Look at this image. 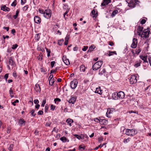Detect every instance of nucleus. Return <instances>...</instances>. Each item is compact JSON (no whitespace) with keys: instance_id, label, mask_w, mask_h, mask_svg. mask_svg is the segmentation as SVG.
Masks as SVG:
<instances>
[{"instance_id":"f257e3e1","label":"nucleus","mask_w":151,"mask_h":151,"mask_svg":"<svg viewBox=\"0 0 151 151\" xmlns=\"http://www.w3.org/2000/svg\"><path fill=\"white\" fill-rule=\"evenodd\" d=\"M128 3V6L131 8H134L137 4V2H139L138 0H126Z\"/></svg>"},{"instance_id":"f03ea898","label":"nucleus","mask_w":151,"mask_h":151,"mask_svg":"<svg viewBox=\"0 0 151 151\" xmlns=\"http://www.w3.org/2000/svg\"><path fill=\"white\" fill-rule=\"evenodd\" d=\"M137 133L136 131L134 129H126L125 134L128 136H133L136 134Z\"/></svg>"},{"instance_id":"7ed1b4c3","label":"nucleus","mask_w":151,"mask_h":151,"mask_svg":"<svg viewBox=\"0 0 151 151\" xmlns=\"http://www.w3.org/2000/svg\"><path fill=\"white\" fill-rule=\"evenodd\" d=\"M103 64L102 61H98L96 62L93 66L92 68L94 70H96L100 68Z\"/></svg>"},{"instance_id":"20e7f679","label":"nucleus","mask_w":151,"mask_h":151,"mask_svg":"<svg viewBox=\"0 0 151 151\" xmlns=\"http://www.w3.org/2000/svg\"><path fill=\"white\" fill-rule=\"evenodd\" d=\"M150 32L149 28L144 30L141 34V37L144 38L148 37Z\"/></svg>"},{"instance_id":"39448f33","label":"nucleus","mask_w":151,"mask_h":151,"mask_svg":"<svg viewBox=\"0 0 151 151\" xmlns=\"http://www.w3.org/2000/svg\"><path fill=\"white\" fill-rule=\"evenodd\" d=\"M43 15L47 19L51 17V11L49 9L45 10L44 12Z\"/></svg>"},{"instance_id":"423d86ee","label":"nucleus","mask_w":151,"mask_h":151,"mask_svg":"<svg viewBox=\"0 0 151 151\" xmlns=\"http://www.w3.org/2000/svg\"><path fill=\"white\" fill-rule=\"evenodd\" d=\"M136 78L137 77L135 75H132L131 76L129 79L130 83L133 84L136 83L137 82Z\"/></svg>"},{"instance_id":"0eeeda50","label":"nucleus","mask_w":151,"mask_h":151,"mask_svg":"<svg viewBox=\"0 0 151 151\" xmlns=\"http://www.w3.org/2000/svg\"><path fill=\"white\" fill-rule=\"evenodd\" d=\"M78 84V82L76 80H74L72 81L70 83V87L72 89H74L76 87Z\"/></svg>"},{"instance_id":"6e6552de","label":"nucleus","mask_w":151,"mask_h":151,"mask_svg":"<svg viewBox=\"0 0 151 151\" xmlns=\"http://www.w3.org/2000/svg\"><path fill=\"white\" fill-rule=\"evenodd\" d=\"M137 44V40L136 38H134L133 39L132 43L131 45L132 48H135L136 47Z\"/></svg>"},{"instance_id":"1a4fd4ad","label":"nucleus","mask_w":151,"mask_h":151,"mask_svg":"<svg viewBox=\"0 0 151 151\" xmlns=\"http://www.w3.org/2000/svg\"><path fill=\"white\" fill-rule=\"evenodd\" d=\"M118 99H123L124 98L125 96V95L124 92L122 91H120L118 93H117Z\"/></svg>"},{"instance_id":"9d476101","label":"nucleus","mask_w":151,"mask_h":151,"mask_svg":"<svg viewBox=\"0 0 151 151\" xmlns=\"http://www.w3.org/2000/svg\"><path fill=\"white\" fill-rule=\"evenodd\" d=\"M34 20L35 23L40 24L41 22V19L38 16H35L34 18Z\"/></svg>"},{"instance_id":"9b49d317","label":"nucleus","mask_w":151,"mask_h":151,"mask_svg":"<svg viewBox=\"0 0 151 151\" xmlns=\"http://www.w3.org/2000/svg\"><path fill=\"white\" fill-rule=\"evenodd\" d=\"M111 2V0H103L102 3L101 4V6H105L108 5Z\"/></svg>"},{"instance_id":"f8f14e48","label":"nucleus","mask_w":151,"mask_h":151,"mask_svg":"<svg viewBox=\"0 0 151 151\" xmlns=\"http://www.w3.org/2000/svg\"><path fill=\"white\" fill-rule=\"evenodd\" d=\"M25 121L22 118L20 119L19 120V123L21 126L25 125Z\"/></svg>"},{"instance_id":"ddd939ff","label":"nucleus","mask_w":151,"mask_h":151,"mask_svg":"<svg viewBox=\"0 0 151 151\" xmlns=\"http://www.w3.org/2000/svg\"><path fill=\"white\" fill-rule=\"evenodd\" d=\"M140 58L143 61L144 63H146L148 64V61H147V56L140 55Z\"/></svg>"},{"instance_id":"4468645a","label":"nucleus","mask_w":151,"mask_h":151,"mask_svg":"<svg viewBox=\"0 0 151 151\" xmlns=\"http://www.w3.org/2000/svg\"><path fill=\"white\" fill-rule=\"evenodd\" d=\"M76 97L71 96V98L68 101L69 103L73 104L76 101Z\"/></svg>"},{"instance_id":"2eb2a0df","label":"nucleus","mask_w":151,"mask_h":151,"mask_svg":"<svg viewBox=\"0 0 151 151\" xmlns=\"http://www.w3.org/2000/svg\"><path fill=\"white\" fill-rule=\"evenodd\" d=\"M14 64V63L13 62V60L12 59H10L9 60V65H7V66L8 67V69L9 70L10 69V67L9 66V65L12 66Z\"/></svg>"},{"instance_id":"dca6fc26","label":"nucleus","mask_w":151,"mask_h":151,"mask_svg":"<svg viewBox=\"0 0 151 151\" xmlns=\"http://www.w3.org/2000/svg\"><path fill=\"white\" fill-rule=\"evenodd\" d=\"M35 89L36 92H40L41 91V88L40 85L38 84H36L35 86Z\"/></svg>"},{"instance_id":"f3484780","label":"nucleus","mask_w":151,"mask_h":151,"mask_svg":"<svg viewBox=\"0 0 151 151\" xmlns=\"http://www.w3.org/2000/svg\"><path fill=\"white\" fill-rule=\"evenodd\" d=\"M66 122L69 126L71 127L72 126L71 124L73 123V121L71 119L68 118L67 119Z\"/></svg>"},{"instance_id":"a211bd4d","label":"nucleus","mask_w":151,"mask_h":151,"mask_svg":"<svg viewBox=\"0 0 151 151\" xmlns=\"http://www.w3.org/2000/svg\"><path fill=\"white\" fill-rule=\"evenodd\" d=\"M1 9L5 12L9 11L10 10V8L6 7L5 5L1 6Z\"/></svg>"},{"instance_id":"6ab92c4d","label":"nucleus","mask_w":151,"mask_h":151,"mask_svg":"<svg viewBox=\"0 0 151 151\" xmlns=\"http://www.w3.org/2000/svg\"><path fill=\"white\" fill-rule=\"evenodd\" d=\"M102 91L100 87H99L96 88L95 92L100 95H101L102 94Z\"/></svg>"},{"instance_id":"aec40b11","label":"nucleus","mask_w":151,"mask_h":151,"mask_svg":"<svg viewBox=\"0 0 151 151\" xmlns=\"http://www.w3.org/2000/svg\"><path fill=\"white\" fill-rule=\"evenodd\" d=\"M107 122L108 121L107 120L104 119H101L100 124L101 125H105L107 124Z\"/></svg>"},{"instance_id":"412c9836","label":"nucleus","mask_w":151,"mask_h":151,"mask_svg":"<svg viewBox=\"0 0 151 151\" xmlns=\"http://www.w3.org/2000/svg\"><path fill=\"white\" fill-rule=\"evenodd\" d=\"M118 94L117 92H114L113 93L112 97L114 100L118 99Z\"/></svg>"},{"instance_id":"4be33fe9","label":"nucleus","mask_w":151,"mask_h":151,"mask_svg":"<svg viewBox=\"0 0 151 151\" xmlns=\"http://www.w3.org/2000/svg\"><path fill=\"white\" fill-rule=\"evenodd\" d=\"M114 54L116 55H117V53L116 51H108V53H107V55L108 56H110L111 55H112Z\"/></svg>"},{"instance_id":"5701e85b","label":"nucleus","mask_w":151,"mask_h":151,"mask_svg":"<svg viewBox=\"0 0 151 151\" xmlns=\"http://www.w3.org/2000/svg\"><path fill=\"white\" fill-rule=\"evenodd\" d=\"M96 47L94 45H92L90 46L88 51V52H91Z\"/></svg>"},{"instance_id":"b1692460","label":"nucleus","mask_w":151,"mask_h":151,"mask_svg":"<svg viewBox=\"0 0 151 151\" xmlns=\"http://www.w3.org/2000/svg\"><path fill=\"white\" fill-rule=\"evenodd\" d=\"M63 62L66 65H68L70 64V63L68 59H65L63 58Z\"/></svg>"},{"instance_id":"393cba45","label":"nucleus","mask_w":151,"mask_h":151,"mask_svg":"<svg viewBox=\"0 0 151 151\" xmlns=\"http://www.w3.org/2000/svg\"><path fill=\"white\" fill-rule=\"evenodd\" d=\"M91 13L93 15V17H95L97 16L98 14L97 12H96L94 9L91 12Z\"/></svg>"},{"instance_id":"a878e982","label":"nucleus","mask_w":151,"mask_h":151,"mask_svg":"<svg viewBox=\"0 0 151 151\" xmlns=\"http://www.w3.org/2000/svg\"><path fill=\"white\" fill-rule=\"evenodd\" d=\"M106 72V70L105 69H103L102 70L101 69L99 72V74L101 75H103Z\"/></svg>"},{"instance_id":"bb28decb","label":"nucleus","mask_w":151,"mask_h":151,"mask_svg":"<svg viewBox=\"0 0 151 151\" xmlns=\"http://www.w3.org/2000/svg\"><path fill=\"white\" fill-rule=\"evenodd\" d=\"M111 113L112 112L110 110L108 109L106 114V116L109 118L111 116L110 115L111 114Z\"/></svg>"},{"instance_id":"cd10ccee","label":"nucleus","mask_w":151,"mask_h":151,"mask_svg":"<svg viewBox=\"0 0 151 151\" xmlns=\"http://www.w3.org/2000/svg\"><path fill=\"white\" fill-rule=\"evenodd\" d=\"M80 70L81 71L84 72L85 71V68L84 65H82L80 66Z\"/></svg>"},{"instance_id":"c85d7f7f","label":"nucleus","mask_w":151,"mask_h":151,"mask_svg":"<svg viewBox=\"0 0 151 151\" xmlns=\"http://www.w3.org/2000/svg\"><path fill=\"white\" fill-rule=\"evenodd\" d=\"M141 62L140 61V60H139V61L136 62L135 65H134V66L136 68H137L138 66H139L140 65Z\"/></svg>"},{"instance_id":"c756f323","label":"nucleus","mask_w":151,"mask_h":151,"mask_svg":"<svg viewBox=\"0 0 151 151\" xmlns=\"http://www.w3.org/2000/svg\"><path fill=\"white\" fill-rule=\"evenodd\" d=\"M79 150L81 151L84 150L85 149V147L83 145H80L79 146Z\"/></svg>"},{"instance_id":"7c9ffc66","label":"nucleus","mask_w":151,"mask_h":151,"mask_svg":"<svg viewBox=\"0 0 151 151\" xmlns=\"http://www.w3.org/2000/svg\"><path fill=\"white\" fill-rule=\"evenodd\" d=\"M55 82L54 79H50L49 81V84L50 85L52 86Z\"/></svg>"},{"instance_id":"2f4dec72","label":"nucleus","mask_w":151,"mask_h":151,"mask_svg":"<svg viewBox=\"0 0 151 151\" xmlns=\"http://www.w3.org/2000/svg\"><path fill=\"white\" fill-rule=\"evenodd\" d=\"M19 10H17V11L16 12V13L15 15L13 16V17L15 19H17V18L18 15V14H19Z\"/></svg>"},{"instance_id":"473e14b6","label":"nucleus","mask_w":151,"mask_h":151,"mask_svg":"<svg viewBox=\"0 0 151 151\" xmlns=\"http://www.w3.org/2000/svg\"><path fill=\"white\" fill-rule=\"evenodd\" d=\"M9 92V93H10V95L11 97L12 98L14 97V96L13 95V91L12 88H10Z\"/></svg>"},{"instance_id":"72a5a7b5","label":"nucleus","mask_w":151,"mask_h":151,"mask_svg":"<svg viewBox=\"0 0 151 151\" xmlns=\"http://www.w3.org/2000/svg\"><path fill=\"white\" fill-rule=\"evenodd\" d=\"M60 140L62 141L63 142H65L67 141V138L65 137H61L60 139Z\"/></svg>"},{"instance_id":"f704fd0d","label":"nucleus","mask_w":151,"mask_h":151,"mask_svg":"<svg viewBox=\"0 0 151 151\" xmlns=\"http://www.w3.org/2000/svg\"><path fill=\"white\" fill-rule=\"evenodd\" d=\"M101 119L100 117L96 118H94V120L95 122L100 123Z\"/></svg>"},{"instance_id":"c9c22d12","label":"nucleus","mask_w":151,"mask_h":151,"mask_svg":"<svg viewBox=\"0 0 151 151\" xmlns=\"http://www.w3.org/2000/svg\"><path fill=\"white\" fill-rule=\"evenodd\" d=\"M118 12V11L117 10H114L111 14V16L112 17H114L116 14Z\"/></svg>"},{"instance_id":"e433bc0d","label":"nucleus","mask_w":151,"mask_h":151,"mask_svg":"<svg viewBox=\"0 0 151 151\" xmlns=\"http://www.w3.org/2000/svg\"><path fill=\"white\" fill-rule=\"evenodd\" d=\"M38 50L41 51L42 52L44 51L45 50L44 49L41 47L39 46L37 48Z\"/></svg>"},{"instance_id":"4c0bfd02","label":"nucleus","mask_w":151,"mask_h":151,"mask_svg":"<svg viewBox=\"0 0 151 151\" xmlns=\"http://www.w3.org/2000/svg\"><path fill=\"white\" fill-rule=\"evenodd\" d=\"M141 51V49H136L135 50V52L137 55H138Z\"/></svg>"},{"instance_id":"58836bf2","label":"nucleus","mask_w":151,"mask_h":151,"mask_svg":"<svg viewBox=\"0 0 151 151\" xmlns=\"http://www.w3.org/2000/svg\"><path fill=\"white\" fill-rule=\"evenodd\" d=\"M143 28L140 26H138L137 29L138 31L142 32L143 30Z\"/></svg>"},{"instance_id":"ea45409f","label":"nucleus","mask_w":151,"mask_h":151,"mask_svg":"<svg viewBox=\"0 0 151 151\" xmlns=\"http://www.w3.org/2000/svg\"><path fill=\"white\" fill-rule=\"evenodd\" d=\"M130 141V138H128L127 139H124L123 142L124 143H128Z\"/></svg>"},{"instance_id":"a19ab883","label":"nucleus","mask_w":151,"mask_h":151,"mask_svg":"<svg viewBox=\"0 0 151 151\" xmlns=\"http://www.w3.org/2000/svg\"><path fill=\"white\" fill-rule=\"evenodd\" d=\"M31 113V115L33 116H35L36 114L35 113V111L34 109H32L30 111Z\"/></svg>"},{"instance_id":"79ce46f5","label":"nucleus","mask_w":151,"mask_h":151,"mask_svg":"<svg viewBox=\"0 0 151 151\" xmlns=\"http://www.w3.org/2000/svg\"><path fill=\"white\" fill-rule=\"evenodd\" d=\"M70 10V9H68L66 12L63 14V17L65 19H66V17H65V15Z\"/></svg>"},{"instance_id":"37998d69","label":"nucleus","mask_w":151,"mask_h":151,"mask_svg":"<svg viewBox=\"0 0 151 151\" xmlns=\"http://www.w3.org/2000/svg\"><path fill=\"white\" fill-rule=\"evenodd\" d=\"M11 129V128L10 127H8L7 128L6 132L8 134L10 132Z\"/></svg>"},{"instance_id":"c03bdc74","label":"nucleus","mask_w":151,"mask_h":151,"mask_svg":"<svg viewBox=\"0 0 151 151\" xmlns=\"http://www.w3.org/2000/svg\"><path fill=\"white\" fill-rule=\"evenodd\" d=\"M13 147L14 145L13 144H11L8 148V150L10 151H12Z\"/></svg>"},{"instance_id":"a18cd8bd","label":"nucleus","mask_w":151,"mask_h":151,"mask_svg":"<svg viewBox=\"0 0 151 151\" xmlns=\"http://www.w3.org/2000/svg\"><path fill=\"white\" fill-rule=\"evenodd\" d=\"M61 99L59 98H57L54 99V101L55 103H57V102H60L61 101Z\"/></svg>"},{"instance_id":"49530a36","label":"nucleus","mask_w":151,"mask_h":151,"mask_svg":"<svg viewBox=\"0 0 151 151\" xmlns=\"http://www.w3.org/2000/svg\"><path fill=\"white\" fill-rule=\"evenodd\" d=\"M19 102V101L17 99H16L14 101L12 102V104L14 106H15L16 105V103H18Z\"/></svg>"},{"instance_id":"de8ad7c7","label":"nucleus","mask_w":151,"mask_h":151,"mask_svg":"<svg viewBox=\"0 0 151 151\" xmlns=\"http://www.w3.org/2000/svg\"><path fill=\"white\" fill-rule=\"evenodd\" d=\"M18 47V45L17 44L12 45V49H16Z\"/></svg>"},{"instance_id":"09e8293b","label":"nucleus","mask_w":151,"mask_h":151,"mask_svg":"<svg viewBox=\"0 0 151 151\" xmlns=\"http://www.w3.org/2000/svg\"><path fill=\"white\" fill-rule=\"evenodd\" d=\"M46 102V101L45 100H43L42 101V104H41V106L42 107H44L45 106V104Z\"/></svg>"},{"instance_id":"8fccbe9b","label":"nucleus","mask_w":151,"mask_h":151,"mask_svg":"<svg viewBox=\"0 0 151 151\" xmlns=\"http://www.w3.org/2000/svg\"><path fill=\"white\" fill-rule=\"evenodd\" d=\"M129 113L130 114L132 113H134L135 114H138V112L136 111H133L132 110L130 111H129Z\"/></svg>"},{"instance_id":"3c124183","label":"nucleus","mask_w":151,"mask_h":151,"mask_svg":"<svg viewBox=\"0 0 151 151\" xmlns=\"http://www.w3.org/2000/svg\"><path fill=\"white\" fill-rule=\"evenodd\" d=\"M55 63V62L54 61H53L51 62V65L52 68H53L54 66Z\"/></svg>"},{"instance_id":"603ef678","label":"nucleus","mask_w":151,"mask_h":151,"mask_svg":"<svg viewBox=\"0 0 151 151\" xmlns=\"http://www.w3.org/2000/svg\"><path fill=\"white\" fill-rule=\"evenodd\" d=\"M88 48V47L87 46H84L83 48L82 49V50L84 51H86V50Z\"/></svg>"},{"instance_id":"864d4df0","label":"nucleus","mask_w":151,"mask_h":151,"mask_svg":"<svg viewBox=\"0 0 151 151\" xmlns=\"http://www.w3.org/2000/svg\"><path fill=\"white\" fill-rule=\"evenodd\" d=\"M51 124V122H46L45 126L47 127L50 126Z\"/></svg>"},{"instance_id":"5fc2aeb1","label":"nucleus","mask_w":151,"mask_h":151,"mask_svg":"<svg viewBox=\"0 0 151 151\" xmlns=\"http://www.w3.org/2000/svg\"><path fill=\"white\" fill-rule=\"evenodd\" d=\"M9 74L6 73V74L4 76V78L5 79L6 81L7 80V79L8 77Z\"/></svg>"},{"instance_id":"6e6d98bb","label":"nucleus","mask_w":151,"mask_h":151,"mask_svg":"<svg viewBox=\"0 0 151 151\" xmlns=\"http://www.w3.org/2000/svg\"><path fill=\"white\" fill-rule=\"evenodd\" d=\"M43 111L42 110L39 111L38 112V115H42L43 114Z\"/></svg>"},{"instance_id":"4d7b16f0","label":"nucleus","mask_w":151,"mask_h":151,"mask_svg":"<svg viewBox=\"0 0 151 151\" xmlns=\"http://www.w3.org/2000/svg\"><path fill=\"white\" fill-rule=\"evenodd\" d=\"M103 138L101 137H99L98 138V141L99 142L101 143V141L103 140Z\"/></svg>"},{"instance_id":"13d9d810","label":"nucleus","mask_w":151,"mask_h":151,"mask_svg":"<svg viewBox=\"0 0 151 151\" xmlns=\"http://www.w3.org/2000/svg\"><path fill=\"white\" fill-rule=\"evenodd\" d=\"M146 22V21L145 19H142L140 22V23L141 24H145Z\"/></svg>"},{"instance_id":"bf43d9fd","label":"nucleus","mask_w":151,"mask_h":151,"mask_svg":"<svg viewBox=\"0 0 151 151\" xmlns=\"http://www.w3.org/2000/svg\"><path fill=\"white\" fill-rule=\"evenodd\" d=\"M17 4L16 2L14 1L11 4V6H15Z\"/></svg>"},{"instance_id":"052dcab7","label":"nucleus","mask_w":151,"mask_h":151,"mask_svg":"<svg viewBox=\"0 0 151 151\" xmlns=\"http://www.w3.org/2000/svg\"><path fill=\"white\" fill-rule=\"evenodd\" d=\"M55 106L53 105H51L50 106V109L51 110H54L55 109Z\"/></svg>"},{"instance_id":"680f3d73","label":"nucleus","mask_w":151,"mask_h":151,"mask_svg":"<svg viewBox=\"0 0 151 151\" xmlns=\"http://www.w3.org/2000/svg\"><path fill=\"white\" fill-rule=\"evenodd\" d=\"M39 12L40 13L44 14V10L42 9H39Z\"/></svg>"},{"instance_id":"e2e57ef3","label":"nucleus","mask_w":151,"mask_h":151,"mask_svg":"<svg viewBox=\"0 0 151 151\" xmlns=\"http://www.w3.org/2000/svg\"><path fill=\"white\" fill-rule=\"evenodd\" d=\"M108 43L109 45L111 46H113L114 45V44L112 42H109Z\"/></svg>"},{"instance_id":"0e129e2a","label":"nucleus","mask_w":151,"mask_h":151,"mask_svg":"<svg viewBox=\"0 0 151 151\" xmlns=\"http://www.w3.org/2000/svg\"><path fill=\"white\" fill-rule=\"evenodd\" d=\"M26 0H21V3L22 5L24 4L26 2Z\"/></svg>"},{"instance_id":"69168bd1","label":"nucleus","mask_w":151,"mask_h":151,"mask_svg":"<svg viewBox=\"0 0 151 151\" xmlns=\"http://www.w3.org/2000/svg\"><path fill=\"white\" fill-rule=\"evenodd\" d=\"M63 7L64 9H67V10L69 9L68 6L67 5H64Z\"/></svg>"},{"instance_id":"338daca9","label":"nucleus","mask_w":151,"mask_h":151,"mask_svg":"<svg viewBox=\"0 0 151 151\" xmlns=\"http://www.w3.org/2000/svg\"><path fill=\"white\" fill-rule=\"evenodd\" d=\"M39 102V101L37 99H35L34 100V103L35 104H38Z\"/></svg>"},{"instance_id":"774afa93","label":"nucleus","mask_w":151,"mask_h":151,"mask_svg":"<svg viewBox=\"0 0 151 151\" xmlns=\"http://www.w3.org/2000/svg\"><path fill=\"white\" fill-rule=\"evenodd\" d=\"M69 38V35H67L65 38V40L68 41Z\"/></svg>"}]
</instances>
